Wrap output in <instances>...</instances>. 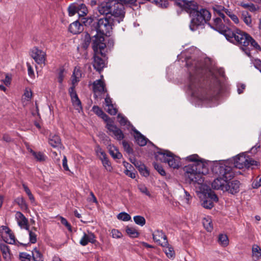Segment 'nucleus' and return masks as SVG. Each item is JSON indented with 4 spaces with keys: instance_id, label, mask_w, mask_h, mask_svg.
I'll list each match as a JSON object with an SVG mask.
<instances>
[{
    "instance_id": "nucleus-55",
    "label": "nucleus",
    "mask_w": 261,
    "mask_h": 261,
    "mask_svg": "<svg viewBox=\"0 0 261 261\" xmlns=\"http://www.w3.org/2000/svg\"><path fill=\"white\" fill-rule=\"evenodd\" d=\"M252 187L254 189H257L261 186V175L258 176L256 179L252 182Z\"/></svg>"
},
{
    "instance_id": "nucleus-28",
    "label": "nucleus",
    "mask_w": 261,
    "mask_h": 261,
    "mask_svg": "<svg viewBox=\"0 0 261 261\" xmlns=\"http://www.w3.org/2000/svg\"><path fill=\"white\" fill-rule=\"evenodd\" d=\"M215 15L217 16H220L223 18L224 22H226L228 21V19L226 18L224 14L223 13V10L224 7L222 6L215 5L213 7Z\"/></svg>"
},
{
    "instance_id": "nucleus-56",
    "label": "nucleus",
    "mask_w": 261,
    "mask_h": 261,
    "mask_svg": "<svg viewBox=\"0 0 261 261\" xmlns=\"http://www.w3.org/2000/svg\"><path fill=\"white\" fill-rule=\"evenodd\" d=\"M92 110L98 116H100L104 113L102 110L97 106H94L92 108Z\"/></svg>"
},
{
    "instance_id": "nucleus-54",
    "label": "nucleus",
    "mask_w": 261,
    "mask_h": 261,
    "mask_svg": "<svg viewBox=\"0 0 261 261\" xmlns=\"http://www.w3.org/2000/svg\"><path fill=\"white\" fill-rule=\"evenodd\" d=\"M81 21L85 25L87 26L91 24L93 21V19L91 17H82L81 18Z\"/></svg>"
},
{
    "instance_id": "nucleus-12",
    "label": "nucleus",
    "mask_w": 261,
    "mask_h": 261,
    "mask_svg": "<svg viewBox=\"0 0 261 261\" xmlns=\"http://www.w3.org/2000/svg\"><path fill=\"white\" fill-rule=\"evenodd\" d=\"M111 14L114 17L117 18L118 21L120 22L123 20L125 15L123 5L121 3H117L115 0V4L113 5Z\"/></svg>"
},
{
    "instance_id": "nucleus-20",
    "label": "nucleus",
    "mask_w": 261,
    "mask_h": 261,
    "mask_svg": "<svg viewBox=\"0 0 261 261\" xmlns=\"http://www.w3.org/2000/svg\"><path fill=\"white\" fill-rule=\"evenodd\" d=\"M103 77V75H101L100 79L96 80L93 83V90L95 94H100L106 91Z\"/></svg>"
},
{
    "instance_id": "nucleus-31",
    "label": "nucleus",
    "mask_w": 261,
    "mask_h": 261,
    "mask_svg": "<svg viewBox=\"0 0 261 261\" xmlns=\"http://www.w3.org/2000/svg\"><path fill=\"white\" fill-rule=\"evenodd\" d=\"M108 149L110 154L114 159H120L122 158V154L115 146L110 145L108 147Z\"/></svg>"
},
{
    "instance_id": "nucleus-15",
    "label": "nucleus",
    "mask_w": 261,
    "mask_h": 261,
    "mask_svg": "<svg viewBox=\"0 0 261 261\" xmlns=\"http://www.w3.org/2000/svg\"><path fill=\"white\" fill-rule=\"evenodd\" d=\"M72 104L75 110L79 112L82 110V103L75 90V86H72L68 90Z\"/></svg>"
},
{
    "instance_id": "nucleus-51",
    "label": "nucleus",
    "mask_w": 261,
    "mask_h": 261,
    "mask_svg": "<svg viewBox=\"0 0 261 261\" xmlns=\"http://www.w3.org/2000/svg\"><path fill=\"white\" fill-rule=\"evenodd\" d=\"M29 234V239L31 243L34 244L37 242V235L32 230H28Z\"/></svg>"
},
{
    "instance_id": "nucleus-1",
    "label": "nucleus",
    "mask_w": 261,
    "mask_h": 261,
    "mask_svg": "<svg viewBox=\"0 0 261 261\" xmlns=\"http://www.w3.org/2000/svg\"><path fill=\"white\" fill-rule=\"evenodd\" d=\"M229 22L228 20L226 23L221 17L216 16L213 19V24H208L212 28L223 34L226 38L230 42L238 43L244 47L250 45L256 49H261L258 43L248 34L239 29L232 31L226 26Z\"/></svg>"
},
{
    "instance_id": "nucleus-2",
    "label": "nucleus",
    "mask_w": 261,
    "mask_h": 261,
    "mask_svg": "<svg viewBox=\"0 0 261 261\" xmlns=\"http://www.w3.org/2000/svg\"><path fill=\"white\" fill-rule=\"evenodd\" d=\"M187 65L189 68L190 77L188 83V90L192 96L197 98L202 102H209L213 100V98L206 93L200 84V78L202 76L204 69L201 66V63L194 61L190 64L187 61Z\"/></svg>"
},
{
    "instance_id": "nucleus-10",
    "label": "nucleus",
    "mask_w": 261,
    "mask_h": 261,
    "mask_svg": "<svg viewBox=\"0 0 261 261\" xmlns=\"http://www.w3.org/2000/svg\"><path fill=\"white\" fill-rule=\"evenodd\" d=\"M106 46L104 36L96 33L92 38V47L95 54H100L101 56H103L102 51Z\"/></svg>"
},
{
    "instance_id": "nucleus-13",
    "label": "nucleus",
    "mask_w": 261,
    "mask_h": 261,
    "mask_svg": "<svg viewBox=\"0 0 261 261\" xmlns=\"http://www.w3.org/2000/svg\"><path fill=\"white\" fill-rule=\"evenodd\" d=\"M107 128L110 133V135L114 137L117 140H122L124 138L122 131L116 125H114L113 122H108Z\"/></svg>"
},
{
    "instance_id": "nucleus-27",
    "label": "nucleus",
    "mask_w": 261,
    "mask_h": 261,
    "mask_svg": "<svg viewBox=\"0 0 261 261\" xmlns=\"http://www.w3.org/2000/svg\"><path fill=\"white\" fill-rule=\"evenodd\" d=\"M132 130L135 133L134 137L137 144L141 146H145L147 143V139L135 127H133Z\"/></svg>"
},
{
    "instance_id": "nucleus-8",
    "label": "nucleus",
    "mask_w": 261,
    "mask_h": 261,
    "mask_svg": "<svg viewBox=\"0 0 261 261\" xmlns=\"http://www.w3.org/2000/svg\"><path fill=\"white\" fill-rule=\"evenodd\" d=\"M96 32L102 36H109L112 31V22L107 18L99 19L94 26Z\"/></svg>"
},
{
    "instance_id": "nucleus-60",
    "label": "nucleus",
    "mask_w": 261,
    "mask_h": 261,
    "mask_svg": "<svg viewBox=\"0 0 261 261\" xmlns=\"http://www.w3.org/2000/svg\"><path fill=\"white\" fill-rule=\"evenodd\" d=\"M61 222L63 225H65L69 231H71V225L65 218L62 217Z\"/></svg>"
},
{
    "instance_id": "nucleus-63",
    "label": "nucleus",
    "mask_w": 261,
    "mask_h": 261,
    "mask_svg": "<svg viewBox=\"0 0 261 261\" xmlns=\"http://www.w3.org/2000/svg\"><path fill=\"white\" fill-rule=\"evenodd\" d=\"M63 168L66 171H69V168L67 165V160L65 155H64L62 163Z\"/></svg>"
},
{
    "instance_id": "nucleus-47",
    "label": "nucleus",
    "mask_w": 261,
    "mask_h": 261,
    "mask_svg": "<svg viewBox=\"0 0 261 261\" xmlns=\"http://www.w3.org/2000/svg\"><path fill=\"white\" fill-rule=\"evenodd\" d=\"M19 259L21 261H31V255L25 252H21L19 254Z\"/></svg>"
},
{
    "instance_id": "nucleus-16",
    "label": "nucleus",
    "mask_w": 261,
    "mask_h": 261,
    "mask_svg": "<svg viewBox=\"0 0 261 261\" xmlns=\"http://www.w3.org/2000/svg\"><path fill=\"white\" fill-rule=\"evenodd\" d=\"M240 183L238 180H232L231 181H227L223 187L222 191L223 192H228L231 194H235L239 192Z\"/></svg>"
},
{
    "instance_id": "nucleus-48",
    "label": "nucleus",
    "mask_w": 261,
    "mask_h": 261,
    "mask_svg": "<svg viewBox=\"0 0 261 261\" xmlns=\"http://www.w3.org/2000/svg\"><path fill=\"white\" fill-rule=\"evenodd\" d=\"M65 71V69L63 67H61L59 69L58 81L60 84H62L64 80Z\"/></svg>"
},
{
    "instance_id": "nucleus-59",
    "label": "nucleus",
    "mask_w": 261,
    "mask_h": 261,
    "mask_svg": "<svg viewBox=\"0 0 261 261\" xmlns=\"http://www.w3.org/2000/svg\"><path fill=\"white\" fill-rule=\"evenodd\" d=\"M122 145L124 149L127 152L129 153L132 152V149L130 147L129 145L128 144L127 142H126L125 141H123Z\"/></svg>"
},
{
    "instance_id": "nucleus-25",
    "label": "nucleus",
    "mask_w": 261,
    "mask_h": 261,
    "mask_svg": "<svg viewBox=\"0 0 261 261\" xmlns=\"http://www.w3.org/2000/svg\"><path fill=\"white\" fill-rule=\"evenodd\" d=\"M68 30L73 34H77L81 33L84 28L83 25L78 20H76L69 25Z\"/></svg>"
},
{
    "instance_id": "nucleus-36",
    "label": "nucleus",
    "mask_w": 261,
    "mask_h": 261,
    "mask_svg": "<svg viewBox=\"0 0 261 261\" xmlns=\"http://www.w3.org/2000/svg\"><path fill=\"white\" fill-rule=\"evenodd\" d=\"M15 202L20 206L21 210H27L28 208V204L22 197H18L15 199Z\"/></svg>"
},
{
    "instance_id": "nucleus-18",
    "label": "nucleus",
    "mask_w": 261,
    "mask_h": 261,
    "mask_svg": "<svg viewBox=\"0 0 261 261\" xmlns=\"http://www.w3.org/2000/svg\"><path fill=\"white\" fill-rule=\"evenodd\" d=\"M95 238V236L92 232L89 230L87 232L84 231L79 243L82 246H85L89 243H95L96 241Z\"/></svg>"
},
{
    "instance_id": "nucleus-7",
    "label": "nucleus",
    "mask_w": 261,
    "mask_h": 261,
    "mask_svg": "<svg viewBox=\"0 0 261 261\" xmlns=\"http://www.w3.org/2000/svg\"><path fill=\"white\" fill-rule=\"evenodd\" d=\"M158 159L168 163L170 167L177 169L180 166V159L167 150L160 149L157 151Z\"/></svg>"
},
{
    "instance_id": "nucleus-6",
    "label": "nucleus",
    "mask_w": 261,
    "mask_h": 261,
    "mask_svg": "<svg viewBox=\"0 0 261 261\" xmlns=\"http://www.w3.org/2000/svg\"><path fill=\"white\" fill-rule=\"evenodd\" d=\"M220 163L226 164L227 166H230L229 165L231 164L233 167L238 169L250 168L258 165V163L256 161L245 155L243 153L238 155L227 161Z\"/></svg>"
},
{
    "instance_id": "nucleus-39",
    "label": "nucleus",
    "mask_w": 261,
    "mask_h": 261,
    "mask_svg": "<svg viewBox=\"0 0 261 261\" xmlns=\"http://www.w3.org/2000/svg\"><path fill=\"white\" fill-rule=\"evenodd\" d=\"M88 10L85 5L82 4L78 5L77 13L80 17H82L87 15Z\"/></svg>"
},
{
    "instance_id": "nucleus-5",
    "label": "nucleus",
    "mask_w": 261,
    "mask_h": 261,
    "mask_svg": "<svg viewBox=\"0 0 261 261\" xmlns=\"http://www.w3.org/2000/svg\"><path fill=\"white\" fill-rule=\"evenodd\" d=\"M190 28L192 31H195L198 27L206 23L211 17V14L208 10L204 8H199L192 16Z\"/></svg>"
},
{
    "instance_id": "nucleus-50",
    "label": "nucleus",
    "mask_w": 261,
    "mask_h": 261,
    "mask_svg": "<svg viewBox=\"0 0 261 261\" xmlns=\"http://www.w3.org/2000/svg\"><path fill=\"white\" fill-rule=\"evenodd\" d=\"M153 166L154 168L161 175L164 176L166 175V172L161 165L156 163H154Z\"/></svg>"
},
{
    "instance_id": "nucleus-46",
    "label": "nucleus",
    "mask_w": 261,
    "mask_h": 261,
    "mask_svg": "<svg viewBox=\"0 0 261 261\" xmlns=\"http://www.w3.org/2000/svg\"><path fill=\"white\" fill-rule=\"evenodd\" d=\"M138 188L139 190V191H140V192H141L142 193H143L149 197H151V194H150V192H149L147 187L145 185L140 184L138 186Z\"/></svg>"
},
{
    "instance_id": "nucleus-58",
    "label": "nucleus",
    "mask_w": 261,
    "mask_h": 261,
    "mask_svg": "<svg viewBox=\"0 0 261 261\" xmlns=\"http://www.w3.org/2000/svg\"><path fill=\"white\" fill-rule=\"evenodd\" d=\"M96 152L100 159H101L102 158H104L107 156L106 153L99 147H97Z\"/></svg>"
},
{
    "instance_id": "nucleus-3",
    "label": "nucleus",
    "mask_w": 261,
    "mask_h": 261,
    "mask_svg": "<svg viewBox=\"0 0 261 261\" xmlns=\"http://www.w3.org/2000/svg\"><path fill=\"white\" fill-rule=\"evenodd\" d=\"M186 160L193 162L184 168L185 176L190 182L201 184L203 181L202 175L207 172L204 160L197 154H194L186 157Z\"/></svg>"
},
{
    "instance_id": "nucleus-64",
    "label": "nucleus",
    "mask_w": 261,
    "mask_h": 261,
    "mask_svg": "<svg viewBox=\"0 0 261 261\" xmlns=\"http://www.w3.org/2000/svg\"><path fill=\"white\" fill-rule=\"evenodd\" d=\"M28 72V74L30 77H33L34 76V73L33 68L29 63H27Z\"/></svg>"
},
{
    "instance_id": "nucleus-33",
    "label": "nucleus",
    "mask_w": 261,
    "mask_h": 261,
    "mask_svg": "<svg viewBox=\"0 0 261 261\" xmlns=\"http://www.w3.org/2000/svg\"><path fill=\"white\" fill-rule=\"evenodd\" d=\"M203 226L207 231L211 232L213 229L212 221L211 218L207 217L203 218L202 220Z\"/></svg>"
},
{
    "instance_id": "nucleus-21",
    "label": "nucleus",
    "mask_w": 261,
    "mask_h": 261,
    "mask_svg": "<svg viewBox=\"0 0 261 261\" xmlns=\"http://www.w3.org/2000/svg\"><path fill=\"white\" fill-rule=\"evenodd\" d=\"M48 142L54 148H57L58 149L64 148L60 138L57 135L50 134L48 137Z\"/></svg>"
},
{
    "instance_id": "nucleus-23",
    "label": "nucleus",
    "mask_w": 261,
    "mask_h": 261,
    "mask_svg": "<svg viewBox=\"0 0 261 261\" xmlns=\"http://www.w3.org/2000/svg\"><path fill=\"white\" fill-rule=\"evenodd\" d=\"M99 54H95L93 56V66L97 71L100 72L105 67L104 60L99 56Z\"/></svg>"
},
{
    "instance_id": "nucleus-41",
    "label": "nucleus",
    "mask_w": 261,
    "mask_h": 261,
    "mask_svg": "<svg viewBox=\"0 0 261 261\" xmlns=\"http://www.w3.org/2000/svg\"><path fill=\"white\" fill-rule=\"evenodd\" d=\"M6 234H7L9 238H4L3 240L7 243L10 244H14L15 243V236L11 230L10 229V232L6 233Z\"/></svg>"
},
{
    "instance_id": "nucleus-52",
    "label": "nucleus",
    "mask_w": 261,
    "mask_h": 261,
    "mask_svg": "<svg viewBox=\"0 0 261 261\" xmlns=\"http://www.w3.org/2000/svg\"><path fill=\"white\" fill-rule=\"evenodd\" d=\"M10 229L7 226H1L0 227V236L4 238V234L6 233L10 232Z\"/></svg>"
},
{
    "instance_id": "nucleus-34",
    "label": "nucleus",
    "mask_w": 261,
    "mask_h": 261,
    "mask_svg": "<svg viewBox=\"0 0 261 261\" xmlns=\"http://www.w3.org/2000/svg\"><path fill=\"white\" fill-rule=\"evenodd\" d=\"M117 118L118 119V122H119L121 125L126 126L128 128L129 126H131L132 128L134 127L128 121L127 118L122 114H118L117 116Z\"/></svg>"
},
{
    "instance_id": "nucleus-26",
    "label": "nucleus",
    "mask_w": 261,
    "mask_h": 261,
    "mask_svg": "<svg viewBox=\"0 0 261 261\" xmlns=\"http://www.w3.org/2000/svg\"><path fill=\"white\" fill-rule=\"evenodd\" d=\"M153 239L158 244L162 246V243L167 241V237L162 230H156L152 233Z\"/></svg>"
},
{
    "instance_id": "nucleus-43",
    "label": "nucleus",
    "mask_w": 261,
    "mask_h": 261,
    "mask_svg": "<svg viewBox=\"0 0 261 261\" xmlns=\"http://www.w3.org/2000/svg\"><path fill=\"white\" fill-rule=\"evenodd\" d=\"M100 160L102 162V165L104 166L105 168L108 171H111L112 170V167L111 166L110 162L108 160L107 156H105L104 158H102Z\"/></svg>"
},
{
    "instance_id": "nucleus-38",
    "label": "nucleus",
    "mask_w": 261,
    "mask_h": 261,
    "mask_svg": "<svg viewBox=\"0 0 261 261\" xmlns=\"http://www.w3.org/2000/svg\"><path fill=\"white\" fill-rule=\"evenodd\" d=\"M126 232L130 237L133 238H137L139 234L138 231L135 228L132 227H127Z\"/></svg>"
},
{
    "instance_id": "nucleus-32",
    "label": "nucleus",
    "mask_w": 261,
    "mask_h": 261,
    "mask_svg": "<svg viewBox=\"0 0 261 261\" xmlns=\"http://www.w3.org/2000/svg\"><path fill=\"white\" fill-rule=\"evenodd\" d=\"M29 151L32 154L37 161L42 162L45 160L46 155L41 152H35L32 149H29Z\"/></svg>"
},
{
    "instance_id": "nucleus-22",
    "label": "nucleus",
    "mask_w": 261,
    "mask_h": 261,
    "mask_svg": "<svg viewBox=\"0 0 261 261\" xmlns=\"http://www.w3.org/2000/svg\"><path fill=\"white\" fill-rule=\"evenodd\" d=\"M0 250L5 261H11L13 254L11 252L9 247L5 243L0 244Z\"/></svg>"
},
{
    "instance_id": "nucleus-17",
    "label": "nucleus",
    "mask_w": 261,
    "mask_h": 261,
    "mask_svg": "<svg viewBox=\"0 0 261 261\" xmlns=\"http://www.w3.org/2000/svg\"><path fill=\"white\" fill-rule=\"evenodd\" d=\"M115 4V0H111L108 2H103L97 7V10L100 14H111L113 5Z\"/></svg>"
},
{
    "instance_id": "nucleus-61",
    "label": "nucleus",
    "mask_w": 261,
    "mask_h": 261,
    "mask_svg": "<svg viewBox=\"0 0 261 261\" xmlns=\"http://www.w3.org/2000/svg\"><path fill=\"white\" fill-rule=\"evenodd\" d=\"M245 85L242 83H239L237 85V91L239 94H241L243 92L245 88Z\"/></svg>"
},
{
    "instance_id": "nucleus-35",
    "label": "nucleus",
    "mask_w": 261,
    "mask_h": 261,
    "mask_svg": "<svg viewBox=\"0 0 261 261\" xmlns=\"http://www.w3.org/2000/svg\"><path fill=\"white\" fill-rule=\"evenodd\" d=\"M32 257L35 261H43V255L37 248H35L32 250Z\"/></svg>"
},
{
    "instance_id": "nucleus-14",
    "label": "nucleus",
    "mask_w": 261,
    "mask_h": 261,
    "mask_svg": "<svg viewBox=\"0 0 261 261\" xmlns=\"http://www.w3.org/2000/svg\"><path fill=\"white\" fill-rule=\"evenodd\" d=\"M31 57L38 64H45L46 54L37 47H34L31 53Z\"/></svg>"
},
{
    "instance_id": "nucleus-57",
    "label": "nucleus",
    "mask_w": 261,
    "mask_h": 261,
    "mask_svg": "<svg viewBox=\"0 0 261 261\" xmlns=\"http://www.w3.org/2000/svg\"><path fill=\"white\" fill-rule=\"evenodd\" d=\"M32 95V91L29 89H26L23 96H24V98L27 99V100H29L31 99Z\"/></svg>"
},
{
    "instance_id": "nucleus-4",
    "label": "nucleus",
    "mask_w": 261,
    "mask_h": 261,
    "mask_svg": "<svg viewBox=\"0 0 261 261\" xmlns=\"http://www.w3.org/2000/svg\"><path fill=\"white\" fill-rule=\"evenodd\" d=\"M212 170L214 174L218 176L212 183V188L222 191L227 180H230L233 177L234 173L232 167L227 166L226 164L216 162L213 165Z\"/></svg>"
},
{
    "instance_id": "nucleus-29",
    "label": "nucleus",
    "mask_w": 261,
    "mask_h": 261,
    "mask_svg": "<svg viewBox=\"0 0 261 261\" xmlns=\"http://www.w3.org/2000/svg\"><path fill=\"white\" fill-rule=\"evenodd\" d=\"M253 260L257 261L261 258V248L257 245H254L252 248Z\"/></svg>"
},
{
    "instance_id": "nucleus-42",
    "label": "nucleus",
    "mask_w": 261,
    "mask_h": 261,
    "mask_svg": "<svg viewBox=\"0 0 261 261\" xmlns=\"http://www.w3.org/2000/svg\"><path fill=\"white\" fill-rule=\"evenodd\" d=\"M68 14L70 16L74 15L78 11V5L76 4H71L68 8Z\"/></svg>"
},
{
    "instance_id": "nucleus-53",
    "label": "nucleus",
    "mask_w": 261,
    "mask_h": 261,
    "mask_svg": "<svg viewBox=\"0 0 261 261\" xmlns=\"http://www.w3.org/2000/svg\"><path fill=\"white\" fill-rule=\"evenodd\" d=\"M112 236L113 238L119 239L122 237V233L117 229H113L111 231Z\"/></svg>"
},
{
    "instance_id": "nucleus-49",
    "label": "nucleus",
    "mask_w": 261,
    "mask_h": 261,
    "mask_svg": "<svg viewBox=\"0 0 261 261\" xmlns=\"http://www.w3.org/2000/svg\"><path fill=\"white\" fill-rule=\"evenodd\" d=\"M107 108V112L110 115H115L117 114V110L113 104L108 106Z\"/></svg>"
},
{
    "instance_id": "nucleus-37",
    "label": "nucleus",
    "mask_w": 261,
    "mask_h": 261,
    "mask_svg": "<svg viewBox=\"0 0 261 261\" xmlns=\"http://www.w3.org/2000/svg\"><path fill=\"white\" fill-rule=\"evenodd\" d=\"M242 17L244 22L248 26H251L252 23V20L251 16L247 11H243L242 14Z\"/></svg>"
},
{
    "instance_id": "nucleus-9",
    "label": "nucleus",
    "mask_w": 261,
    "mask_h": 261,
    "mask_svg": "<svg viewBox=\"0 0 261 261\" xmlns=\"http://www.w3.org/2000/svg\"><path fill=\"white\" fill-rule=\"evenodd\" d=\"M200 197L201 198V205L207 209L212 208L214 206V202L218 201L217 196L211 190L205 193H201Z\"/></svg>"
},
{
    "instance_id": "nucleus-45",
    "label": "nucleus",
    "mask_w": 261,
    "mask_h": 261,
    "mask_svg": "<svg viewBox=\"0 0 261 261\" xmlns=\"http://www.w3.org/2000/svg\"><path fill=\"white\" fill-rule=\"evenodd\" d=\"M117 218L121 220L127 221L130 220L131 217L127 213L122 212L118 215Z\"/></svg>"
},
{
    "instance_id": "nucleus-11",
    "label": "nucleus",
    "mask_w": 261,
    "mask_h": 261,
    "mask_svg": "<svg viewBox=\"0 0 261 261\" xmlns=\"http://www.w3.org/2000/svg\"><path fill=\"white\" fill-rule=\"evenodd\" d=\"M175 4L189 13L191 16L198 9L196 3L192 1L187 0H174Z\"/></svg>"
},
{
    "instance_id": "nucleus-62",
    "label": "nucleus",
    "mask_w": 261,
    "mask_h": 261,
    "mask_svg": "<svg viewBox=\"0 0 261 261\" xmlns=\"http://www.w3.org/2000/svg\"><path fill=\"white\" fill-rule=\"evenodd\" d=\"M124 173L128 176L129 177H131L132 178H135L136 177V174L133 171L129 170L128 169H126L124 171Z\"/></svg>"
},
{
    "instance_id": "nucleus-30",
    "label": "nucleus",
    "mask_w": 261,
    "mask_h": 261,
    "mask_svg": "<svg viewBox=\"0 0 261 261\" xmlns=\"http://www.w3.org/2000/svg\"><path fill=\"white\" fill-rule=\"evenodd\" d=\"M82 77V71L79 67H75L72 76V86L77 83Z\"/></svg>"
},
{
    "instance_id": "nucleus-24",
    "label": "nucleus",
    "mask_w": 261,
    "mask_h": 261,
    "mask_svg": "<svg viewBox=\"0 0 261 261\" xmlns=\"http://www.w3.org/2000/svg\"><path fill=\"white\" fill-rule=\"evenodd\" d=\"M161 246L163 247V251L168 258L174 257L175 255L174 250L173 247L168 243V241L163 242Z\"/></svg>"
},
{
    "instance_id": "nucleus-40",
    "label": "nucleus",
    "mask_w": 261,
    "mask_h": 261,
    "mask_svg": "<svg viewBox=\"0 0 261 261\" xmlns=\"http://www.w3.org/2000/svg\"><path fill=\"white\" fill-rule=\"evenodd\" d=\"M218 242L222 246H226L228 245L229 241L228 237L225 234H219L218 238Z\"/></svg>"
},
{
    "instance_id": "nucleus-44",
    "label": "nucleus",
    "mask_w": 261,
    "mask_h": 261,
    "mask_svg": "<svg viewBox=\"0 0 261 261\" xmlns=\"http://www.w3.org/2000/svg\"><path fill=\"white\" fill-rule=\"evenodd\" d=\"M134 220L137 224L141 226L144 225L146 223L145 218L141 216H136L134 217Z\"/></svg>"
},
{
    "instance_id": "nucleus-19",
    "label": "nucleus",
    "mask_w": 261,
    "mask_h": 261,
    "mask_svg": "<svg viewBox=\"0 0 261 261\" xmlns=\"http://www.w3.org/2000/svg\"><path fill=\"white\" fill-rule=\"evenodd\" d=\"M15 218L18 225L21 228L29 230V225L28 220L22 213L20 212H16Z\"/></svg>"
}]
</instances>
